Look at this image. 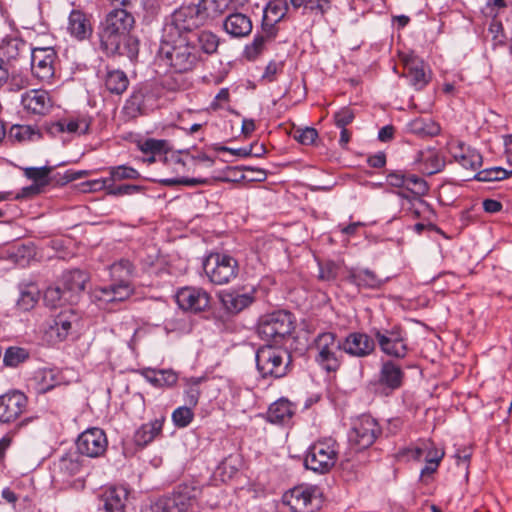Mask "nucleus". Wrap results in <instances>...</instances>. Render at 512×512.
Wrapping results in <instances>:
<instances>
[{
	"label": "nucleus",
	"mask_w": 512,
	"mask_h": 512,
	"mask_svg": "<svg viewBox=\"0 0 512 512\" xmlns=\"http://www.w3.org/2000/svg\"><path fill=\"white\" fill-rule=\"evenodd\" d=\"M67 30L77 40L89 38L93 32L90 17L82 10L73 9L68 17Z\"/></svg>",
	"instance_id": "obj_25"
},
{
	"label": "nucleus",
	"mask_w": 512,
	"mask_h": 512,
	"mask_svg": "<svg viewBox=\"0 0 512 512\" xmlns=\"http://www.w3.org/2000/svg\"><path fill=\"white\" fill-rule=\"evenodd\" d=\"M93 190L104 189L107 195L111 196H125L139 193L142 191V187L134 184H116L115 181L111 180H95L91 183Z\"/></svg>",
	"instance_id": "obj_35"
},
{
	"label": "nucleus",
	"mask_w": 512,
	"mask_h": 512,
	"mask_svg": "<svg viewBox=\"0 0 512 512\" xmlns=\"http://www.w3.org/2000/svg\"><path fill=\"white\" fill-rule=\"evenodd\" d=\"M31 71L41 81H50L55 74V61L57 53L52 47L32 48Z\"/></svg>",
	"instance_id": "obj_13"
},
{
	"label": "nucleus",
	"mask_w": 512,
	"mask_h": 512,
	"mask_svg": "<svg viewBox=\"0 0 512 512\" xmlns=\"http://www.w3.org/2000/svg\"><path fill=\"white\" fill-rule=\"evenodd\" d=\"M83 456L77 451L64 454L58 461L57 467L64 477H72L79 474L83 467Z\"/></svg>",
	"instance_id": "obj_37"
},
{
	"label": "nucleus",
	"mask_w": 512,
	"mask_h": 512,
	"mask_svg": "<svg viewBox=\"0 0 512 512\" xmlns=\"http://www.w3.org/2000/svg\"><path fill=\"white\" fill-rule=\"evenodd\" d=\"M203 269L211 283L225 285L238 276L239 263L231 255L213 252L204 259Z\"/></svg>",
	"instance_id": "obj_9"
},
{
	"label": "nucleus",
	"mask_w": 512,
	"mask_h": 512,
	"mask_svg": "<svg viewBox=\"0 0 512 512\" xmlns=\"http://www.w3.org/2000/svg\"><path fill=\"white\" fill-rule=\"evenodd\" d=\"M89 281V276L86 272L80 269L69 270L63 273L61 278V287L71 301H77L78 295L84 291L86 283Z\"/></svg>",
	"instance_id": "obj_23"
},
{
	"label": "nucleus",
	"mask_w": 512,
	"mask_h": 512,
	"mask_svg": "<svg viewBox=\"0 0 512 512\" xmlns=\"http://www.w3.org/2000/svg\"><path fill=\"white\" fill-rule=\"evenodd\" d=\"M338 275V265L333 261L321 264L319 267V279L323 281H333Z\"/></svg>",
	"instance_id": "obj_60"
},
{
	"label": "nucleus",
	"mask_w": 512,
	"mask_h": 512,
	"mask_svg": "<svg viewBox=\"0 0 512 512\" xmlns=\"http://www.w3.org/2000/svg\"><path fill=\"white\" fill-rule=\"evenodd\" d=\"M345 280L348 283L355 285L359 290H377L386 282V279L380 278L374 271L368 268L358 267L347 268Z\"/></svg>",
	"instance_id": "obj_20"
},
{
	"label": "nucleus",
	"mask_w": 512,
	"mask_h": 512,
	"mask_svg": "<svg viewBox=\"0 0 512 512\" xmlns=\"http://www.w3.org/2000/svg\"><path fill=\"white\" fill-rule=\"evenodd\" d=\"M104 83L110 93L120 95L127 90L129 79L124 71L114 69L107 71Z\"/></svg>",
	"instance_id": "obj_39"
},
{
	"label": "nucleus",
	"mask_w": 512,
	"mask_h": 512,
	"mask_svg": "<svg viewBox=\"0 0 512 512\" xmlns=\"http://www.w3.org/2000/svg\"><path fill=\"white\" fill-rule=\"evenodd\" d=\"M39 299V291L35 285H29L21 290L17 305L24 311L32 309Z\"/></svg>",
	"instance_id": "obj_46"
},
{
	"label": "nucleus",
	"mask_w": 512,
	"mask_h": 512,
	"mask_svg": "<svg viewBox=\"0 0 512 512\" xmlns=\"http://www.w3.org/2000/svg\"><path fill=\"white\" fill-rule=\"evenodd\" d=\"M293 138L302 145H311L318 138V131L313 127L296 129L293 133Z\"/></svg>",
	"instance_id": "obj_58"
},
{
	"label": "nucleus",
	"mask_w": 512,
	"mask_h": 512,
	"mask_svg": "<svg viewBox=\"0 0 512 512\" xmlns=\"http://www.w3.org/2000/svg\"><path fill=\"white\" fill-rule=\"evenodd\" d=\"M223 29L232 38H243L251 33L253 24L248 15L234 12L224 19Z\"/></svg>",
	"instance_id": "obj_24"
},
{
	"label": "nucleus",
	"mask_w": 512,
	"mask_h": 512,
	"mask_svg": "<svg viewBox=\"0 0 512 512\" xmlns=\"http://www.w3.org/2000/svg\"><path fill=\"white\" fill-rule=\"evenodd\" d=\"M139 148L144 154L157 155L166 153L170 146L167 140L149 138L141 142Z\"/></svg>",
	"instance_id": "obj_49"
},
{
	"label": "nucleus",
	"mask_w": 512,
	"mask_h": 512,
	"mask_svg": "<svg viewBox=\"0 0 512 512\" xmlns=\"http://www.w3.org/2000/svg\"><path fill=\"white\" fill-rule=\"evenodd\" d=\"M284 504L293 512H315L322 505V497L317 486L299 485L283 495Z\"/></svg>",
	"instance_id": "obj_11"
},
{
	"label": "nucleus",
	"mask_w": 512,
	"mask_h": 512,
	"mask_svg": "<svg viewBox=\"0 0 512 512\" xmlns=\"http://www.w3.org/2000/svg\"><path fill=\"white\" fill-rule=\"evenodd\" d=\"M135 18L124 8L108 12L97 31L100 49L106 56H125L131 61L139 53V39L132 34Z\"/></svg>",
	"instance_id": "obj_1"
},
{
	"label": "nucleus",
	"mask_w": 512,
	"mask_h": 512,
	"mask_svg": "<svg viewBox=\"0 0 512 512\" xmlns=\"http://www.w3.org/2000/svg\"><path fill=\"white\" fill-rule=\"evenodd\" d=\"M201 488L194 483H181L171 495L158 499L151 507L152 512H188L196 503Z\"/></svg>",
	"instance_id": "obj_8"
},
{
	"label": "nucleus",
	"mask_w": 512,
	"mask_h": 512,
	"mask_svg": "<svg viewBox=\"0 0 512 512\" xmlns=\"http://www.w3.org/2000/svg\"><path fill=\"white\" fill-rule=\"evenodd\" d=\"M375 338L364 332H351L342 338L343 352L351 357L365 358L375 351Z\"/></svg>",
	"instance_id": "obj_16"
},
{
	"label": "nucleus",
	"mask_w": 512,
	"mask_h": 512,
	"mask_svg": "<svg viewBox=\"0 0 512 512\" xmlns=\"http://www.w3.org/2000/svg\"><path fill=\"white\" fill-rule=\"evenodd\" d=\"M355 115L352 109L349 107H343L334 114V121L337 127L346 128L347 125L352 123Z\"/></svg>",
	"instance_id": "obj_61"
},
{
	"label": "nucleus",
	"mask_w": 512,
	"mask_h": 512,
	"mask_svg": "<svg viewBox=\"0 0 512 512\" xmlns=\"http://www.w3.org/2000/svg\"><path fill=\"white\" fill-rule=\"evenodd\" d=\"M333 0H290L296 10L302 8L304 15H310L314 20L325 19L326 14L332 8Z\"/></svg>",
	"instance_id": "obj_28"
},
{
	"label": "nucleus",
	"mask_w": 512,
	"mask_h": 512,
	"mask_svg": "<svg viewBox=\"0 0 512 512\" xmlns=\"http://www.w3.org/2000/svg\"><path fill=\"white\" fill-rule=\"evenodd\" d=\"M52 167H27L24 169V175L41 186H46L50 183L49 174L52 171Z\"/></svg>",
	"instance_id": "obj_47"
},
{
	"label": "nucleus",
	"mask_w": 512,
	"mask_h": 512,
	"mask_svg": "<svg viewBox=\"0 0 512 512\" xmlns=\"http://www.w3.org/2000/svg\"><path fill=\"white\" fill-rule=\"evenodd\" d=\"M287 12V0H269L263 10V17L270 23H278L285 17Z\"/></svg>",
	"instance_id": "obj_40"
},
{
	"label": "nucleus",
	"mask_w": 512,
	"mask_h": 512,
	"mask_svg": "<svg viewBox=\"0 0 512 512\" xmlns=\"http://www.w3.org/2000/svg\"><path fill=\"white\" fill-rule=\"evenodd\" d=\"M108 441L105 432L100 428H90L82 432L77 441V451L82 456L96 458L104 454Z\"/></svg>",
	"instance_id": "obj_15"
},
{
	"label": "nucleus",
	"mask_w": 512,
	"mask_h": 512,
	"mask_svg": "<svg viewBox=\"0 0 512 512\" xmlns=\"http://www.w3.org/2000/svg\"><path fill=\"white\" fill-rule=\"evenodd\" d=\"M405 170H395L387 174V182L389 185L396 188H404L405 186Z\"/></svg>",
	"instance_id": "obj_62"
},
{
	"label": "nucleus",
	"mask_w": 512,
	"mask_h": 512,
	"mask_svg": "<svg viewBox=\"0 0 512 512\" xmlns=\"http://www.w3.org/2000/svg\"><path fill=\"white\" fill-rule=\"evenodd\" d=\"M404 377L405 373L399 364L393 360H385L381 363L377 384L388 395L402 386Z\"/></svg>",
	"instance_id": "obj_17"
},
{
	"label": "nucleus",
	"mask_w": 512,
	"mask_h": 512,
	"mask_svg": "<svg viewBox=\"0 0 512 512\" xmlns=\"http://www.w3.org/2000/svg\"><path fill=\"white\" fill-rule=\"evenodd\" d=\"M371 333L385 355L403 359L408 353L407 333L400 325L390 328H373Z\"/></svg>",
	"instance_id": "obj_10"
},
{
	"label": "nucleus",
	"mask_w": 512,
	"mask_h": 512,
	"mask_svg": "<svg viewBox=\"0 0 512 512\" xmlns=\"http://www.w3.org/2000/svg\"><path fill=\"white\" fill-rule=\"evenodd\" d=\"M404 189L415 196H424L428 193L429 186L422 177L406 171Z\"/></svg>",
	"instance_id": "obj_44"
},
{
	"label": "nucleus",
	"mask_w": 512,
	"mask_h": 512,
	"mask_svg": "<svg viewBox=\"0 0 512 512\" xmlns=\"http://www.w3.org/2000/svg\"><path fill=\"white\" fill-rule=\"evenodd\" d=\"M381 434L378 422L370 415L358 417L349 432V442L357 450L369 448Z\"/></svg>",
	"instance_id": "obj_12"
},
{
	"label": "nucleus",
	"mask_w": 512,
	"mask_h": 512,
	"mask_svg": "<svg viewBox=\"0 0 512 512\" xmlns=\"http://www.w3.org/2000/svg\"><path fill=\"white\" fill-rule=\"evenodd\" d=\"M295 330V319L286 310L266 313L258 319L257 334L268 345H284Z\"/></svg>",
	"instance_id": "obj_4"
},
{
	"label": "nucleus",
	"mask_w": 512,
	"mask_h": 512,
	"mask_svg": "<svg viewBox=\"0 0 512 512\" xmlns=\"http://www.w3.org/2000/svg\"><path fill=\"white\" fill-rule=\"evenodd\" d=\"M28 406L27 396L19 390H11L0 395V423L9 424L16 421Z\"/></svg>",
	"instance_id": "obj_14"
},
{
	"label": "nucleus",
	"mask_w": 512,
	"mask_h": 512,
	"mask_svg": "<svg viewBox=\"0 0 512 512\" xmlns=\"http://www.w3.org/2000/svg\"><path fill=\"white\" fill-rule=\"evenodd\" d=\"M408 128L410 132L413 134L426 137V136H434L439 133V126L432 122L431 120H425L423 118H416L409 122Z\"/></svg>",
	"instance_id": "obj_42"
},
{
	"label": "nucleus",
	"mask_w": 512,
	"mask_h": 512,
	"mask_svg": "<svg viewBox=\"0 0 512 512\" xmlns=\"http://www.w3.org/2000/svg\"><path fill=\"white\" fill-rule=\"evenodd\" d=\"M204 10L196 4L181 5L166 18L162 37L197 39L206 55L215 54L220 38L210 30H199L206 24Z\"/></svg>",
	"instance_id": "obj_2"
},
{
	"label": "nucleus",
	"mask_w": 512,
	"mask_h": 512,
	"mask_svg": "<svg viewBox=\"0 0 512 512\" xmlns=\"http://www.w3.org/2000/svg\"><path fill=\"white\" fill-rule=\"evenodd\" d=\"M44 302L47 306L55 308L64 303H73L61 286L48 287L44 292Z\"/></svg>",
	"instance_id": "obj_43"
},
{
	"label": "nucleus",
	"mask_w": 512,
	"mask_h": 512,
	"mask_svg": "<svg viewBox=\"0 0 512 512\" xmlns=\"http://www.w3.org/2000/svg\"><path fill=\"white\" fill-rule=\"evenodd\" d=\"M201 379H191L188 383V388L185 390V404L190 407H195L198 404L201 391L199 388Z\"/></svg>",
	"instance_id": "obj_56"
},
{
	"label": "nucleus",
	"mask_w": 512,
	"mask_h": 512,
	"mask_svg": "<svg viewBox=\"0 0 512 512\" xmlns=\"http://www.w3.org/2000/svg\"><path fill=\"white\" fill-rule=\"evenodd\" d=\"M158 98V92L153 84L146 83L135 89L127 100V105L134 112L144 113L152 108Z\"/></svg>",
	"instance_id": "obj_21"
},
{
	"label": "nucleus",
	"mask_w": 512,
	"mask_h": 512,
	"mask_svg": "<svg viewBox=\"0 0 512 512\" xmlns=\"http://www.w3.org/2000/svg\"><path fill=\"white\" fill-rule=\"evenodd\" d=\"M194 419L192 407L185 405L176 408L172 413V421L178 428L187 427Z\"/></svg>",
	"instance_id": "obj_51"
},
{
	"label": "nucleus",
	"mask_w": 512,
	"mask_h": 512,
	"mask_svg": "<svg viewBox=\"0 0 512 512\" xmlns=\"http://www.w3.org/2000/svg\"><path fill=\"white\" fill-rule=\"evenodd\" d=\"M31 49L32 47L18 36H7L0 44V54L8 61L25 56Z\"/></svg>",
	"instance_id": "obj_30"
},
{
	"label": "nucleus",
	"mask_w": 512,
	"mask_h": 512,
	"mask_svg": "<svg viewBox=\"0 0 512 512\" xmlns=\"http://www.w3.org/2000/svg\"><path fill=\"white\" fill-rule=\"evenodd\" d=\"M160 183L165 186H175V185H184L194 187L197 185L207 184L208 180L203 178H188V177H180V178H167L160 180Z\"/></svg>",
	"instance_id": "obj_59"
},
{
	"label": "nucleus",
	"mask_w": 512,
	"mask_h": 512,
	"mask_svg": "<svg viewBox=\"0 0 512 512\" xmlns=\"http://www.w3.org/2000/svg\"><path fill=\"white\" fill-rule=\"evenodd\" d=\"M176 301L183 310L200 312L210 303V295L201 288L184 287L176 294Z\"/></svg>",
	"instance_id": "obj_18"
},
{
	"label": "nucleus",
	"mask_w": 512,
	"mask_h": 512,
	"mask_svg": "<svg viewBox=\"0 0 512 512\" xmlns=\"http://www.w3.org/2000/svg\"><path fill=\"white\" fill-rule=\"evenodd\" d=\"M10 136L18 141H27L40 138V133L29 125H14L10 129Z\"/></svg>",
	"instance_id": "obj_54"
},
{
	"label": "nucleus",
	"mask_w": 512,
	"mask_h": 512,
	"mask_svg": "<svg viewBox=\"0 0 512 512\" xmlns=\"http://www.w3.org/2000/svg\"><path fill=\"white\" fill-rule=\"evenodd\" d=\"M134 265L127 259H121L110 266L112 281L131 283L130 279L134 273Z\"/></svg>",
	"instance_id": "obj_41"
},
{
	"label": "nucleus",
	"mask_w": 512,
	"mask_h": 512,
	"mask_svg": "<svg viewBox=\"0 0 512 512\" xmlns=\"http://www.w3.org/2000/svg\"><path fill=\"white\" fill-rule=\"evenodd\" d=\"M256 366L263 378L284 377L291 363V355L286 349L275 345H264L256 352Z\"/></svg>",
	"instance_id": "obj_7"
},
{
	"label": "nucleus",
	"mask_w": 512,
	"mask_h": 512,
	"mask_svg": "<svg viewBox=\"0 0 512 512\" xmlns=\"http://www.w3.org/2000/svg\"><path fill=\"white\" fill-rule=\"evenodd\" d=\"M77 323V314L71 309L65 310L55 317L54 324L50 327V333L55 335L59 341H64Z\"/></svg>",
	"instance_id": "obj_29"
},
{
	"label": "nucleus",
	"mask_w": 512,
	"mask_h": 512,
	"mask_svg": "<svg viewBox=\"0 0 512 512\" xmlns=\"http://www.w3.org/2000/svg\"><path fill=\"white\" fill-rule=\"evenodd\" d=\"M339 444L331 437L315 441L309 446L304 457V467L317 474L331 471L338 460Z\"/></svg>",
	"instance_id": "obj_5"
},
{
	"label": "nucleus",
	"mask_w": 512,
	"mask_h": 512,
	"mask_svg": "<svg viewBox=\"0 0 512 512\" xmlns=\"http://www.w3.org/2000/svg\"><path fill=\"white\" fill-rule=\"evenodd\" d=\"M109 177L103 180L122 181L135 180L140 178V173L133 167L127 165H119L109 167Z\"/></svg>",
	"instance_id": "obj_45"
},
{
	"label": "nucleus",
	"mask_w": 512,
	"mask_h": 512,
	"mask_svg": "<svg viewBox=\"0 0 512 512\" xmlns=\"http://www.w3.org/2000/svg\"><path fill=\"white\" fill-rule=\"evenodd\" d=\"M21 103L28 111L36 115H46L52 108V101L47 91L34 89L22 95Z\"/></svg>",
	"instance_id": "obj_22"
},
{
	"label": "nucleus",
	"mask_w": 512,
	"mask_h": 512,
	"mask_svg": "<svg viewBox=\"0 0 512 512\" xmlns=\"http://www.w3.org/2000/svg\"><path fill=\"white\" fill-rule=\"evenodd\" d=\"M294 415L293 405L286 399H280L270 405L267 420L273 424H285Z\"/></svg>",
	"instance_id": "obj_36"
},
{
	"label": "nucleus",
	"mask_w": 512,
	"mask_h": 512,
	"mask_svg": "<svg viewBox=\"0 0 512 512\" xmlns=\"http://www.w3.org/2000/svg\"><path fill=\"white\" fill-rule=\"evenodd\" d=\"M29 358V353L22 347H9L3 357V362L8 367H17Z\"/></svg>",
	"instance_id": "obj_48"
},
{
	"label": "nucleus",
	"mask_w": 512,
	"mask_h": 512,
	"mask_svg": "<svg viewBox=\"0 0 512 512\" xmlns=\"http://www.w3.org/2000/svg\"><path fill=\"white\" fill-rule=\"evenodd\" d=\"M91 125V120L87 117H79L76 119H71L69 121L60 120L51 123L47 130L51 135H56L60 133H70L77 135H85L89 132Z\"/></svg>",
	"instance_id": "obj_26"
},
{
	"label": "nucleus",
	"mask_w": 512,
	"mask_h": 512,
	"mask_svg": "<svg viewBox=\"0 0 512 512\" xmlns=\"http://www.w3.org/2000/svg\"><path fill=\"white\" fill-rule=\"evenodd\" d=\"M283 64L275 61H271L265 68V72L262 76L263 79H266L268 82H273L276 79L277 73L282 70Z\"/></svg>",
	"instance_id": "obj_64"
},
{
	"label": "nucleus",
	"mask_w": 512,
	"mask_h": 512,
	"mask_svg": "<svg viewBox=\"0 0 512 512\" xmlns=\"http://www.w3.org/2000/svg\"><path fill=\"white\" fill-rule=\"evenodd\" d=\"M128 490L124 486H116L107 489L102 501L106 512H125L128 499Z\"/></svg>",
	"instance_id": "obj_31"
},
{
	"label": "nucleus",
	"mask_w": 512,
	"mask_h": 512,
	"mask_svg": "<svg viewBox=\"0 0 512 512\" xmlns=\"http://www.w3.org/2000/svg\"><path fill=\"white\" fill-rule=\"evenodd\" d=\"M481 162H482L481 155L478 152H476L474 150H470V149H466V153L461 154V156L459 157V160H458V163L461 166H463L464 168H467V169H472V170L477 169L481 165Z\"/></svg>",
	"instance_id": "obj_57"
},
{
	"label": "nucleus",
	"mask_w": 512,
	"mask_h": 512,
	"mask_svg": "<svg viewBox=\"0 0 512 512\" xmlns=\"http://www.w3.org/2000/svg\"><path fill=\"white\" fill-rule=\"evenodd\" d=\"M406 77L410 84L416 89H423L430 81V75L426 72L423 61L409 59L405 61Z\"/></svg>",
	"instance_id": "obj_33"
},
{
	"label": "nucleus",
	"mask_w": 512,
	"mask_h": 512,
	"mask_svg": "<svg viewBox=\"0 0 512 512\" xmlns=\"http://www.w3.org/2000/svg\"><path fill=\"white\" fill-rule=\"evenodd\" d=\"M228 2L229 0H200L196 6H199L201 10L205 8L207 21L209 18H214L223 13L228 6Z\"/></svg>",
	"instance_id": "obj_50"
},
{
	"label": "nucleus",
	"mask_w": 512,
	"mask_h": 512,
	"mask_svg": "<svg viewBox=\"0 0 512 512\" xmlns=\"http://www.w3.org/2000/svg\"><path fill=\"white\" fill-rule=\"evenodd\" d=\"M509 172L501 167H492L479 171L474 178L481 182H492L506 179Z\"/></svg>",
	"instance_id": "obj_52"
},
{
	"label": "nucleus",
	"mask_w": 512,
	"mask_h": 512,
	"mask_svg": "<svg viewBox=\"0 0 512 512\" xmlns=\"http://www.w3.org/2000/svg\"><path fill=\"white\" fill-rule=\"evenodd\" d=\"M443 455V452L436 451L434 458H425L426 465L421 469L420 472V479L423 482H427L428 478L437 471Z\"/></svg>",
	"instance_id": "obj_55"
},
{
	"label": "nucleus",
	"mask_w": 512,
	"mask_h": 512,
	"mask_svg": "<svg viewBox=\"0 0 512 512\" xmlns=\"http://www.w3.org/2000/svg\"><path fill=\"white\" fill-rule=\"evenodd\" d=\"M269 41L263 36L256 34L251 43L247 44L244 49V56L248 60H255L265 50Z\"/></svg>",
	"instance_id": "obj_53"
},
{
	"label": "nucleus",
	"mask_w": 512,
	"mask_h": 512,
	"mask_svg": "<svg viewBox=\"0 0 512 512\" xmlns=\"http://www.w3.org/2000/svg\"><path fill=\"white\" fill-rule=\"evenodd\" d=\"M225 309L232 314H237L249 307L255 300V290L249 292H229L221 298Z\"/></svg>",
	"instance_id": "obj_32"
},
{
	"label": "nucleus",
	"mask_w": 512,
	"mask_h": 512,
	"mask_svg": "<svg viewBox=\"0 0 512 512\" xmlns=\"http://www.w3.org/2000/svg\"><path fill=\"white\" fill-rule=\"evenodd\" d=\"M143 377L157 388H170L176 385L178 374L172 369L147 368L142 371Z\"/></svg>",
	"instance_id": "obj_34"
},
{
	"label": "nucleus",
	"mask_w": 512,
	"mask_h": 512,
	"mask_svg": "<svg viewBox=\"0 0 512 512\" xmlns=\"http://www.w3.org/2000/svg\"><path fill=\"white\" fill-rule=\"evenodd\" d=\"M164 419H155L143 424L134 434V442L137 446H146L152 442L162 431Z\"/></svg>",
	"instance_id": "obj_38"
},
{
	"label": "nucleus",
	"mask_w": 512,
	"mask_h": 512,
	"mask_svg": "<svg viewBox=\"0 0 512 512\" xmlns=\"http://www.w3.org/2000/svg\"><path fill=\"white\" fill-rule=\"evenodd\" d=\"M277 23H270L265 20V17L262 19V32L258 33V35L263 36L266 40L271 42L277 35Z\"/></svg>",
	"instance_id": "obj_63"
},
{
	"label": "nucleus",
	"mask_w": 512,
	"mask_h": 512,
	"mask_svg": "<svg viewBox=\"0 0 512 512\" xmlns=\"http://www.w3.org/2000/svg\"><path fill=\"white\" fill-rule=\"evenodd\" d=\"M342 338L333 332L318 334L312 344L316 351L315 362L326 372H336L343 360Z\"/></svg>",
	"instance_id": "obj_6"
},
{
	"label": "nucleus",
	"mask_w": 512,
	"mask_h": 512,
	"mask_svg": "<svg viewBox=\"0 0 512 512\" xmlns=\"http://www.w3.org/2000/svg\"><path fill=\"white\" fill-rule=\"evenodd\" d=\"M134 293L131 283H121L112 281L108 286L98 287L93 291V297L96 301L109 304L123 302Z\"/></svg>",
	"instance_id": "obj_19"
},
{
	"label": "nucleus",
	"mask_w": 512,
	"mask_h": 512,
	"mask_svg": "<svg viewBox=\"0 0 512 512\" xmlns=\"http://www.w3.org/2000/svg\"><path fill=\"white\" fill-rule=\"evenodd\" d=\"M415 163L425 175H433L443 170L445 160L435 149H425L417 153Z\"/></svg>",
	"instance_id": "obj_27"
},
{
	"label": "nucleus",
	"mask_w": 512,
	"mask_h": 512,
	"mask_svg": "<svg viewBox=\"0 0 512 512\" xmlns=\"http://www.w3.org/2000/svg\"><path fill=\"white\" fill-rule=\"evenodd\" d=\"M204 50L197 39L162 37L158 55L176 73L193 71L202 60Z\"/></svg>",
	"instance_id": "obj_3"
}]
</instances>
